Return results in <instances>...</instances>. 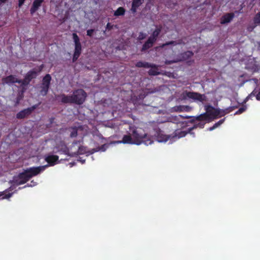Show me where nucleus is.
Here are the masks:
<instances>
[{"instance_id": "35", "label": "nucleus", "mask_w": 260, "mask_h": 260, "mask_svg": "<svg viewBox=\"0 0 260 260\" xmlns=\"http://www.w3.org/2000/svg\"><path fill=\"white\" fill-rule=\"evenodd\" d=\"M175 44H176L175 41H171L168 42L166 43L162 44L161 45H160L159 46V47L163 48L166 46L170 45H175Z\"/></svg>"}, {"instance_id": "43", "label": "nucleus", "mask_w": 260, "mask_h": 260, "mask_svg": "<svg viewBox=\"0 0 260 260\" xmlns=\"http://www.w3.org/2000/svg\"><path fill=\"white\" fill-rule=\"evenodd\" d=\"M25 0H18V6L21 7L24 3Z\"/></svg>"}, {"instance_id": "13", "label": "nucleus", "mask_w": 260, "mask_h": 260, "mask_svg": "<svg viewBox=\"0 0 260 260\" xmlns=\"http://www.w3.org/2000/svg\"><path fill=\"white\" fill-rule=\"evenodd\" d=\"M17 79L16 76L11 75L3 78L2 82L3 84H11L17 83Z\"/></svg>"}, {"instance_id": "27", "label": "nucleus", "mask_w": 260, "mask_h": 260, "mask_svg": "<svg viewBox=\"0 0 260 260\" xmlns=\"http://www.w3.org/2000/svg\"><path fill=\"white\" fill-rule=\"evenodd\" d=\"M205 124V123L204 122L201 121L197 123H195L192 127L188 128V132H190L193 129L197 128L198 127L203 128L204 127Z\"/></svg>"}, {"instance_id": "46", "label": "nucleus", "mask_w": 260, "mask_h": 260, "mask_svg": "<svg viewBox=\"0 0 260 260\" xmlns=\"http://www.w3.org/2000/svg\"><path fill=\"white\" fill-rule=\"evenodd\" d=\"M256 99L258 101H260V91L256 94Z\"/></svg>"}, {"instance_id": "17", "label": "nucleus", "mask_w": 260, "mask_h": 260, "mask_svg": "<svg viewBox=\"0 0 260 260\" xmlns=\"http://www.w3.org/2000/svg\"><path fill=\"white\" fill-rule=\"evenodd\" d=\"M154 43V42H153L151 39L148 38L147 40L145 42V43L143 45L141 49V51L142 52H145L149 49L151 48L153 46V44Z\"/></svg>"}, {"instance_id": "18", "label": "nucleus", "mask_w": 260, "mask_h": 260, "mask_svg": "<svg viewBox=\"0 0 260 260\" xmlns=\"http://www.w3.org/2000/svg\"><path fill=\"white\" fill-rule=\"evenodd\" d=\"M144 2V0H133L132 5L131 11L133 13L137 12V9Z\"/></svg>"}, {"instance_id": "34", "label": "nucleus", "mask_w": 260, "mask_h": 260, "mask_svg": "<svg viewBox=\"0 0 260 260\" xmlns=\"http://www.w3.org/2000/svg\"><path fill=\"white\" fill-rule=\"evenodd\" d=\"M12 195V193H7L6 191L3 192H0V197H3V199H8L11 197Z\"/></svg>"}, {"instance_id": "40", "label": "nucleus", "mask_w": 260, "mask_h": 260, "mask_svg": "<svg viewBox=\"0 0 260 260\" xmlns=\"http://www.w3.org/2000/svg\"><path fill=\"white\" fill-rule=\"evenodd\" d=\"M113 26L110 23L108 22L106 25V29L110 30L113 28Z\"/></svg>"}, {"instance_id": "49", "label": "nucleus", "mask_w": 260, "mask_h": 260, "mask_svg": "<svg viewBox=\"0 0 260 260\" xmlns=\"http://www.w3.org/2000/svg\"><path fill=\"white\" fill-rule=\"evenodd\" d=\"M173 119L175 120V121H178L179 120L178 117L177 116H175Z\"/></svg>"}, {"instance_id": "38", "label": "nucleus", "mask_w": 260, "mask_h": 260, "mask_svg": "<svg viewBox=\"0 0 260 260\" xmlns=\"http://www.w3.org/2000/svg\"><path fill=\"white\" fill-rule=\"evenodd\" d=\"M94 31V29H90L87 30V35L89 37H92L93 32Z\"/></svg>"}, {"instance_id": "3", "label": "nucleus", "mask_w": 260, "mask_h": 260, "mask_svg": "<svg viewBox=\"0 0 260 260\" xmlns=\"http://www.w3.org/2000/svg\"><path fill=\"white\" fill-rule=\"evenodd\" d=\"M129 131L135 144L140 145L143 143L146 145H148L152 143L153 141L151 137L145 133L144 129L130 126Z\"/></svg>"}, {"instance_id": "48", "label": "nucleus", "mask_w": 260, "mask_h": 260, "mask_svg": "<svg viewBox=\"0 0 260 260\" xmlns=\"http://www.w3.org/2000/svg\"><path fill=\"white\" fill-rule=\"evenodd\" d=\"M8 0H0V6H1L2 3H6Z\"/></svg>"}, {"instance_id": "37", "label": "nucleus", "mask_w": 260, "mask_h": 260, "mask_svg": "<svg viewBox=\"0 0 260 260\" xmlns=\"http://www.w3.org/2000/svg\"><path fill=\"white\" fill-rule=\"evenodd\" d=\"M178 60H166L165 61V63L167 65H169V64H171L173 63H175V62H178Z\"/></svg>"}, {"instance_id": "26", "label": "nucleus", "mask_w": 260, "mask_h": 260, "mask_svg": "<svg viewBox=\"0 0 260 260\" xmlns=\"http://www.w3.org/2000/svg\"><path fill=\"white\" fill-rule=\"evenodd\" d=\"M17 83L21 84V86L23 87L22 90L24 91L25 90V88L24 87L27 86L29 84L30 82L28 81V80H26V78L24 77V78L23 80L18 79Z\"/></svg>"}, {"instance_id": "28", "label": "nucleus", "mask_w": 260, "mask_h": 260, "mask_svg": "<svg viewBox=\"0 0 260 260\" xmlns=\"http://www.w3.org/2000/svg\"><path fill=\"white\" fill-rule=\"evenodd\" d=\"M23 92L24 91L22 90L21 93H19L15 101V106H17L18 105H19L20 101L23 99Z\"/></svg>"}, {"instance_id": "41", "label": "nucleus", "mask_w": 260, "mask_h": 260, "mask_svg": "<svg viewBox=\"0 0 260 260\" xmlns=\"http://www.w3.org/2000/svg\"><path fill=\"white\" fill-rule=\"evenodd\" d=\"M196 116H192V117H185L186 118H191L190 120V122L191 123H194L196 121H197L196 119L195 118Z\"/></svg>"}, {"instance_id": "30", "label": "nucleus", "mask_w": 260, "mask_h": 260, "mask_svg": "<svg viewBox=\"0 0 260 260\" xmlns=\"http://www.w3.org/2000/svg\"><path fill=\"white\" fill-rule=\"evenodd\" d=\"M71 131L70 134V137L71 138H75L78 135V129L76 127H71Z\"/></svg>"}, {"instance_id": "2", "label": "nucleus", "mask_w": 260, "mask_h": 260, "mask_svg": "<svg viewBox=\"0 0 260 260\" xmlns=\"http://www.w3.org/2000/svg\"><path fill=\"white\" fill-rule=\"evenodd\" d=\"M61 98V102L63 104H75L80 105L83 104L87 97L86 92L82 89H78L73 92L71 95L61 94L58 95Z\"/></svg>"}, {"instance_id": "36", "label": "nucleus", "mask_w": 260, "mask_h": 260, "mask_svg": "<svg viewBox=\"0 0 260 260\" xmlns=\"http://www.w3.org/2000/svg\"><path fill=\"white\" fill-rule=\"evenodd\" d=\"M146 37V34H145L143 32H140L139 34V36L138 37V40H144V39H145Z\"/></svg>"}, {"instance_id": "51", "label": "nucleus", "mask_w": 260, "mask_h": 260, "mask_svg": "<svg viewBox=\"0 0 260 260\" xmlns=\"http://www.w3.org/2000/svg\"><path fill=\"white\" fill-rule=\"evenodd\" d=\"M67 151H68V150H64V152L65 153H67Z\"/></svg>"}, {"instance_id": "10", "label": "nucleus", "mask_w": 260, "mask_h": 260, "mask_svg": "<svg viewBox=\"0 0 260 260\" xmlns=\"http://www.w3.org/2000/svg\"><path fill=\"white\" fill-rule=\"evenodd\" d=\"M192 108L191 107L189 106H184V105H179L176 106L172 108L171 111L172 112H189L191 110Z\"/></svg>"}, {"instance_id": "29", "label": "nucleus", "mask_w": 260, "mask_h": 260, "mask_svg": "<svg viewBox=\"0 0 260 260\" xmlns=\"http://www.w3.org/2000/svg\"><path fill=\"white\" fill-rule=\"evenodd\" d=\"M148 74L149 75L156 76L159 74L158 71L157 66H156V68H151L148 71Z\"/></svg>"}, {"instance_id": "9", "label": "nucleus", "mask_w": 260, "mask_h": 260, "mask_svg": "<svg viewBox=\"0 0 260 260\" xmlns=\"http://www.w3.org/2000/svg\"><path fill=\"white\" fill-rule=\"evenodd\" d=\"M43 68V65L42 64L38 68V69H34L28 71L25 76L26 79L28 80V81L30 82L32 79L36 78L37 77L38 73L42 71Z\"/></svg>"}, {"instance_id": "25", "label": "nucleus", "mask_w": 260, "mask_h": 260, "mask_svg": "<svg viewBox=\"0 0 260 260\" xmlns=\"http://www.w3.org/2000/svg\"><path fill=\"white\" fill-rule=\"evenodd\" d=\"M125 12V10L123 7H119L114 13V15L115 16H123L124 15Z\"/></svg>"}, {"instance_id": "24", "label": "nucleus", "mask_w": 260, "mask_h": 260, "mask_svg": "<svg viewBox=\"0 0 260 260\" xmlns=\"http://www.w3.org/2000/svg\"><path fill=\"white\" fill-rule=\"evenodd\" d=\"M188 129L187 131L177 130L175 132V136L178 138H180L185 137L187 134L189 133Z\"/></svg>"}, {"instance_id": "22", "label": "nucleus", "mask_w": 260, "mask_h": 260, "mask_svg": "<svg viewBox=\"0 0 260 260\" xmlns=\"http://www.w3.org/2000/svg\"><path fill=\"white\" fill-rule=\"evenodd\" d=\"M238 106H232V107H228V108L224 109V110H220V114L218 115L219 116V117H221V116H224L225 114L232 112V111H233L234 109H236L238 108Z\"/></svg>"}, {"instance_id": "39", "label": "nucleus", "mask_w": 260, "mask_h": 260, "mask_svg": "<svg viewBox=\"0 0 260 260\" xmlns=\"http://www.w3.org/2000/svg\"><path fill=\"white\" fill-rule=\"evenodd\" d=\"M224 120H225V118L220 120L217 122H216L214 124L216 126V127H217L218 126H219V125H220L221 124H222L223 123V122L224 121Z\"/></svg>"}, {"instance_id": "20", "label": "nucleus", "mask_w": 260, "mask_h": 260, "mask_svg": "<svg viewBox=\"0 0 260 260\" xmlns=\"http://www.w3.org/2000/svg\"><path fill=\"white\" fill-rule=\"evenodd\" d=\"M118 143H122L123 144H134V141L131 134L126 135L123 136L122 141H118Z\"/></svg>"}, {"instance_id": "44", "label": "nucleus", "mask_w": 260, "mask_h": 260, "mask_svg": "<svg viewBox=\"0 0 260 260\" xmlns=\"http://www.w3.org/2000/svg\"><path fill=\"white\" fill-rule=\"evenodd\" d=\"M82 142V141H75L73 143V145H77L78 143L80 144V143Z\"/></svg>"}, {"instance_id": "5", "label": "nucleus", "mask_w": 260, "mask_h": 260, "mask_svg": "<svg viewBox=\"0 0 260 260\" xmlns=\"http://www.w3.org/2000/svg\"><path fill=\"white\" fill-rule=\"evenodd\" d=\"M51 80V77L50 74H46L43 78L42 83L41 86V89L40 90L41 94L45 96L48 92L50 85Z\"/></svg>"}, {"instance_id": "15", "label": "nucleus", "mask_w": 260, "mask_h": 260, "mask_svg": "<svg viewBox=\"0 0 260 260\" xmlns=\"http://www.w3.org/2000/svg\"><path fill=\"white\" fill-rule=\"evenodd\" d=\"M44 0H35L31 7L30 12L31 14L35 13L41 6Z\"/></svg>"}, {"instance_id": "50", "label": "nucleus", "mask_w": 260, "mask_h": 260, "mask_svg": "<svg viewBox=\"0 0 260 260\" xmlns=\"http://www.w3.org/2000/svg\"><path fill=\"white\" fill-rule=\"evenodd\" d=\"M258 49H259V50H260V42L258 43Z\"/></svg>"}, {"instance_id": "47", "label": "nucleus", "mask_w": 260, "mask_h": 260, "mask_svg": "<svg viewBox=\"0 0 260 260\" xmlns=\"http://www.w3.org/2000/svg\"><path fill=\"white\" fill-rule=\"evenodd\" d=\"M216 128V126L215 125V124H214L213 126H212V127L209 128V130L210 131H212V130Z\"/></svg>"}, {"instance_id": "11", "label": "nucleus", "mask_w": 260, "mask_h": 260, "mask_svg": "<svg viewBox=\"0 0 260 260\" xmlns=\"http://www.w3.org/2000/svg\"><path fill=\"white\" fill-rule=\"evenodd\" d=\"M235 15L233 13H229L223 15L220 19V23L224 24L230 22L234 17Z\"/></svg>"}, {"instance_id": "45", "label": "nucleus", "mask_w": 260, "mask_h": 260, "mask_svg": "<svg viewBox=\"0 0 260 260\" xmlns=\"http://www.w3.org/2000/svg\"><path fill=\"white\" fill-rule=\"evenodd\" d=\"M54 120H55V118L54 117H51V118H49L50 123V124H52L54 122Z\"/></svg>"}, {"instance_id": "31", "label": "nucleus", "mask_w": 260, "mask_h": 260, "mask_svg": "<svg viewBox=\"0 0 260 260\" xmlns=\"http://www.w3.org/2000/svg\"><path fill=\"white\" fill-rule=\"evenodd\" d=\"M253 22L256 25L260 24V12H258L254 17Z\"/></svg>"}, {"instance_id": "1", "label": "nucleus", "mask_w": 260, "mask_h": 260, "mask_svg": "<svg viewBox=\"0 0 260 260\" xmlns=\"http://www.w3.org/2000/svg\"><path fill=\"white\" fill-rule=\"evenodd\" d=\"M48 165L39 166L37 167H30L25 170L23 172L19 173L17 176L14 177V183L19 185L27 182L31 177L37 176L44 170Z\"/></svg>"}, {"instance_id": "14", "label": "nucleus", "mask_w": 260, "mask_h": 260, "mask_svg": "<svg viewBox=\"0 0 260 260\" xmlns=\"http://www.w3.org/2000/svg\"><path fill=\"white\" fill-rule=\"evenodd\" d=\"M252 93H251V94L248 95L244 100V101L242 103V107L240 108L239 109V110L237 111L236 112V113H235V115L240 114L243 113L244 112H245L246 111V110L247 109V106L245 104L250 99V98L252 96Z\"/></svg>"}, {"instance_id": "42", "label": "nucleus", "mask_w": 260, "mask_h": 260, "mask_svg": "<svg viewBox=\"0 0 260 260\" xmlns=\"http://www.w3.org/2000/svg\"><path fill=\"white\" fill-rule=\"evenodd\" d=\"M256 26V24L254 25H251V26H249L247 27V30L248 31H252L253 29L255 27V26Z\"/></svg>"}, {"instance_id": "33", "label": "nucleus", "mask_w": 260, "mask_h": 260, "mask_svg": "<svg viewBox=\"0 0 260 260\" xmlns=\"http://www.w3.org/2000/svg\"><path fill=\"white\" fill-rule=\"evenodd\" d=\"M107 147V146L106 144L102 145L101 147H98L96 148L93 149L92 150V153L97 152L99 150H102V151H105L106 150Z\"/></svg>"}, {"instance_id": "7", "label": "nucleus", "mask_w": 260, "mask_h": 260, "mask_svg": "<svg viewBox=\"0 0 260 260\" xmlns=\"http://www.w3.org/2000/svg\"><path fill=\"white\" fill-rule=\"evenodd\" d=\"M185 95L187 98L193 100L194 101L203 102L206 100V96L204 94L200 93L186 91Z\"/></svg>"}, {"instance_id": "16", "label": "nucleus", "mask_w": 260, "mask_h": 260, "mask_svg": "<svg viewBox=\"0 0 260 260\" xmlns=\"http://www.w3.org/2000/svg\"><path fill=\"white\" fill-rule=\"evenodd\" d=\"M136 66L138 68H156V65L155 64H151L147 62L139 61H138Z\"/></svg>"}, {"instance_id": "8", "label": "nucleus", "mask_w": 260, "mask_h": 260, "mask_svg": "<svg viewBox=\"0 0 260 260\" xmlns=\"http://www.w3.org/2000/svg\"><path fill=\"white\" fill-rule=\"evenodd\" d=\"M36 107V106L34 105L20 111L16 114V118L19 119H22L27 117L31 114Z\"/></svg>"}, {"instance_id": "21", "label": "nucleus", "mask_w": 260, "mask_h": 260, "mask_svg": "<svg viewBox=\"0 0 260 260\" xmlns=\"http://www.w3.org/2000/svg\"><path fill=\"white\" fill-rule=\"evenodd\" d=\"M161 30V27H157L148 38L153 42H155Z\"/></svg>"}, {"instance_id": "12", "label": "nucleus", "mask_w": 260, "mask_h": 260, "mask_svg": "<svg viewBox=\"0 0 260 260\" xmlns=\"http://www.w3.org/2000/svg\"><path fill=\"white\" fill-rule=\"evenodd\" d=\"M58 156L56 155H48L45 157V160L50 166H54L58 160Z\"/></svg>"}, {"instance_id": "32", "label": "nucleus", "mask_w": 260, "mask_h": 260, "mask_svg": "<svg viewBox=\"0 0 260 260\" xmlns=\"http://www.w3.org/2000/svg\"><path fill=\"white\" fill-rule=\"evenodd\" d=\"M86 148L83 146H79L77 152V154H84L86 153Z\"/></svg>"}, {"instance_id": "23", "label": "nucleus", "mask_w": 260, "mask_h": 260, "mask_svg": "<svg viewBox=\"0 0 260 260\" xmlns=\"http://www.w3.org/2000/svg\"><path fill=\"white\" fill-rule=\"evenodd\" d=\"M195 118L197 121H209V115L207 113H204L203 114H200L199 116H196Z\"/></svg>"}, {"instance_id": "6", "label": "nucleus", "mask_w": 260, "mask_h": 260, "mask_svg": "<svg viewBox=\"0 0 260 260\" xmlns=\"http://www.w3.org/2000/svg\"><path fill=\"white\" fill-rule=\"evenodd\" d=\"M205 110L206 111L205 113H207L209 115V120L217 118L220 114V111L219 109H216L210 105L206 106Z\"/></svg>"}, {"instance_id": "19", "label": "nucleus", "mask_w": 260, "mask_h": 260, "mask_svg": "<svg viewBox=\"0 0 260 260\" xmlns=\"http://www.w3.org/2000/svg\"><path fill=\"white\" fill-rule=\"evenodd\" d=\"M193 55V53L191 51H187L185 52H184L182 53L180 55V60L179 61H185L189 58H190L191 57H192Z\"/></svg>"}, {"instance_id": "4", "label": "nucleus", "mask_w": 260, "mask_h": 260, "mask_svg": "<svg viewBox=\"0 0 260 260\" xmlns=\"http://www.w3.org/2000/svg\"><path fill=\"white\" fill-rule=\"evenodd\" d=\"M73 39L75 43V50L73 57V62L76 61L81 54L82 46L80 39L76 33H73Z\"/></svg>"}]
</instances>
